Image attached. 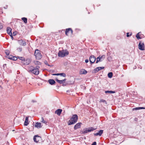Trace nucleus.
Wrapping results in <instances>:
<instances>
[{"label":"nucleus","instance_id":"34","mask_svg":"<svg viewBox=\"0 0 145 145\" xmlns=\"http://www.w3.org/2000/svg\"><path fill=\"white\" fill-rule=\"evenodd\" d=\"M3 27V24L0 22V29H2Z\"/></svg>","mask_w":145,"mask_h":145},{"label":"nucleus","instance_id":"25","mask_svg":"<svg viewBox=\"0 0 145 145\" xmlns=\"http://www.w3.org/2000/svg\"><path fill=\"white\" fill-rule=\"evenodd\" d=\"M41 122L45 124L46 125H47V121H46L44 120L43 117H42Z\"/></svg>","mask_w":145,"mask_h":145},{"label":"nucleus","instance_id":"43","mask_svg":"<svg viewBox=\"0 0 145 145\" xmlns=\"http://www.w3.org/2000/svg\"><path fill=\"white\" fill-rule=\"evenodd\" d=\"M97 69H98V71H99V70H101V67H97Z\"/></svg>","mask_w":145,"mask_h":145},{"label":"nucleus","instance_id":"18","mask_svg":"<svg viewBox=\"0 0 145 145\" xmlns=\"http://www.w3.org/2000/svg\"><path fill=\"white\" fill-rule=\"evenodd\" d=\"M42 126V125H41V123H38V122H37V123H36V124L35 125V127L37 128H39Z\"/></svg>","mask_w":145,"mask_h":145},{"label":"nucleus","instance_id":"13","mask_svg":"<svg viewBox=\"0 0 145 145\" xmlns=\"http://www.w3.org/2000/svg\"><path fill=\"white\" fill-rule=\"evenodd\" d=\"M103 132V130H100L98 133L94 134V135L95 136L99 135L101 136Z\"/></svg>","mask_w":145,"mask_h":145},{"label":"nucleus","instance_id":"27","mask_svg":"<svg viewBox=\"0 0 145 145\" xmlns=\"http://www.w3.org/2000/svg\"><path fill=\"white\" fill-rule=\"evenodd\" d=\"M142 107H137L135 108H134L133 109V110H140V109H142Z\"/></svg>","mask_w":145,"mask_h":145},{"label":"nucleus","instance_id":"19","mask_svg":"<svg viewBox=\"0 0 145 145\" xmlns=\"http://www.w3.org/2000/svg\"><path fill=\"white\" fill-rule=\"evenodd\" d=\"M28 117H26L25 118V120L24 122V125L25 126L27 125L29 123H28Z\"/></svg>","mask_w":145,"mask_h":145},{"label":"nucleus","instance_id":"44","mask_svg":"<svg viewBox=\"0 0 145 145\" xmlns=\"http://www.w3.org/2000/svg\"><path fill=\"white\" fill-rule=\"evenodd\" d=\"M85 62L86 63H87L89 62V60L88 59H86L85 60Z\"/></svg>","mask_w":145,"mask_h":145},{"label":"nucleus","instance_id":"4","mask_svg":"<svg viewBox=\"0 0 145 145\" xmlns=\"http://www.w3.org/2000/svg\"><path fill=\"white\" fill-rule=\"evenodd\" d=\"M34 55L35 56L37 59L39 60L41 59L42 57L40 51L38 49H36L35 50Z\"/></svg>","mask_w":145,"mask_h":145},{"label":"nucleus","instance_id":"7","mask_svg":"<svg viewBox=\"0 0 145 145\" xmlns=\"http://www.w3.org/2000/svg\"><path fill=\"white\" fill-rule=\"evenodd\" d=\"M89 61L91 64L94 63L96 59L95 57L93 55H91L89 57Z\"/></svg>","mask_w":145,"mask_h":145},{"label":"nucleus","instance_id":"55","mask_svg":"<svg viewBox=\"0 0 145 145\" xmlns=\"http://www.w3.org/2000/svg\"><path fill=\"white\" fill-rule=\"evenodd\" d=\"M67 92H69V91H68V90H67Z\"/></svg>","mask_w":145,"mask_h":145},{"label":"nucleus","instance_id":"17","mask_svg":"<svg viewBox=\"0 0 145 145\" xmlns=\"http://www.w3.org/2000/svg\"><path fill=\"white\" fill-rule=\"evenodd\" d=\"M141 35V32H139L137 33L136 35V37L137 39H142V37Z\"/></svg>","mask_w":145,"mask_h":145},{"label":"nucleus","instance_id":"24","mask_svg":"<svg viewBox=\"0 0 145 145\" xmlns=\"http://www.w3.org/2000/svg\"><path fill=\"white\" fill-rule=\"evenodd\" d=\"M102 61V60H101V58H100V56H99V57L97 58L96 63H98L99 61Z\"/></svg>","mask_w":145,"mask_h":145},{"label":"nucleus","instance_id":"46","mask_svg":"<svg viewBox=\"0 0 145 145\" xmlns=\"http://www.w3.org/2000/svg\"><path fill=\"white\" fill-rule=\"evenodd\" d=\"M63 86H65L66 85V84H65V83H62Z\"/></svg>","mask_w":145,"mask_h":145},{"label":"nucleus","instance_id":"32","mask_svg":"<svg viewBox=\"0 0 145 145\" xmlns=\"http://www.w3.org/2000/svg\"><path fill=\"white\" fill-rule=\"evenodd\" d=\"M98 71V69H97V68H95V69H94V70L93 71V72L94 73H96L98 71Z\"/></svg>","mask_w":145,"mask_h":145},{"label":"nucleus","instance_id":"3","mask_svg":"<svg viewBox=\"0 0 145 145\" xmlns=\"http://www.w3.org/2000/svg\"><path fill=\"white\" fill-rule=\"evenodd\" d=\"M69 54V51L66 49L59 50L58 55L59 57H63L68 55Z\"/></svg>","mask_w":145,"mask_h":145},{"label":"nucleus","instance_id":"10","mask_svg":"<svg viewBox=\"0 0 145 145\" xmlns=\"http://www.w3.org/2000/svg\"><path fill=\"white\" fill-rule=\"evenodd\" d=\"M71 32V34H73V30L71 28H68L66 29V31H65V35H68V33L69 32Z\"/></svg>","mask_w":145,"mask_h":145},{"label":"nucleus","instance_id":"42","mask_svg":"<svg viewBox=\"0 0 145 145\" xmlns=\"http://www.w3.org/2000/svg\"><path fill=\"white\" fill-rule=\"evenodd\" d=\"M11 37V39H13V37L12 36V35H9Z\"/></svg>","mask_w":145,"mask_h":145},{"label":"nucleus","instance_id":"38","mask_svg":"<svg viewBox=\"0 0 145 145\" xmlns=\"http://www.w3.org/2000/svg\"><path fill=\"white\" fill-rule=\"evenodd\" d=\"M44 63H45V64L47 65V66H50L49 65L48 63V62L47 61H44Z\"/></svg>","mask_w":145,"mask_h":145},{"label":"nucleus","instance_id":"37","mask_svg":"<svg viewBox=\"0 0 145 145\" xmlns=\"http://www.w3.org/2000/svg\"><path fill=\"white\" fill-rule=\"evenodd\" d=\"M22 49L21 48L19 47L17 49V50L19 52H21L22 51Z\"/></svg>","mask_w":145,"mask_h":145},{"label":"nucleus","instance_id":"39","mask_svg":"<svg viewBox=\"0 0 145 145\" xmlns=\"http://www.w3.org/2000/svg\"><path fill=\"white\" fill-rule=\"evenodd\" d=\"M129 33H127V37H129L130 36H131L132 35V33H131L130 35L129 34Z\"/></svg>","mask_w":145,"mask_h":145},{"label":"nucleus","instance_id":"14","mask_svg":"<svg viewBox=\"0 0 145 145\" xmlns=\"http://www.w3.org/2000/svg\"><path fill=\"white\" fill-rule=\"evenodd\" d=\"M62 111V110L61 109H58L55 112V113L57 114L58 116H60Z\"/></svg>","mask_w":145,"mask_h":145},{"label":"nucleus","instance_id":"8","mask_svg":"<svg viewBox=\"0 0 145 145\" xmlns=\"http://www.w3.org/2000/svg\"><path fill=\"white\" fill-rule=\"evenodd\" d=\"M138 48L141 50H144V45L143 42L140 41L138 44Z\"/></svg>","mask_w":145,"mask_h":145},{"label":"nucleus","instance_id":"23","mask_svg":"<svg viewBox=\"0 0 145 145\" xmlns=\"http://www.w3.org/2000/svg\"><path fill=\"white\" fill-rule=\"evenodd\" d=\"M113 76V73L112 72H109L108 74V77L110 78H112Z\"/></svg>","mask_w":145,"mask_h":145},{"label":"nucleus","instance_id":"40","mask_svg":"<svg viewBox=\"0 0 145 145\" xmlns=\"http://www.w3.org/2000/svg\"><path fill=\"white\" fill-rule=\"evenodd\" d=\"M52 75H53L59 76V73L53 74H52Z\"/></svg>","mask_w":145,"mask_h":145},{"label":"nucleus","instance_id":"26","mask_svg":"<svg viewBox=\"0 0 145 145\" xmlns=\"http://www.w3.org/2000/svg\"><path fill=\"white\" fill-rule=\"evenodd\" d=\"M100 102H103L105 103L106 104H107V103L106 101L103 99H101L100 101Z\"/></svg>","mask_w":145,"mask_h":145},{"label":"nucleus","instance_id":"53","mask_svg":"<svg viewBox=\"0 0 145 145\" xmlns=\"http://www.w3.org/2000/svg\"><path fill=\"white\" fill-rule=\"evenodd\" d=\"M136 120H137V118H135V121H136Z\"/></svg>","mask_w":145,"mask_h":145},{"label":"nucleus","instance_id":"12","mask_svg":"<svg viewBox=\"0 0 145 145\" xmlns=\"http://www.w3.org/2000/svg\"><path fill=\"white\" fill-rule=\"evenodd\" d=\"M30 62V60L28 59H26V60L24 59L23 61V63L24 64L26 65H29Z\"/></svg>","mask_w":145,"mask_h":145},{"label":"nucleus","instance_id":"1","mask_svg":"<svg viewBox=\"0 0 145 145\" xmlns=\"http://www.w3.org/2000/svg\"><path fill=\"white\" fill-rule=\"evenodd\" d=\"M39 67L38 66L34 67L32 66L30 67L29 68L28 71L29 72H31L34 74L37 75L39 73Z\"/></svg>","mask_w":145,"mask_h":145},{"label":"nucleus","instance_id":"49","mask_svg":"<svg viewBox=\"0 0 145 145\" xmlns=\"http://www.w3.org/2000/svg\"><path fill=\"white\" fill-rule=\"evenodd\" d=\"M104 67H101V70L102 69H104Z\"/></svg>","mask_w":145,"mask_h":145},{"label":"nucleus","instance_id":"47","mask_svg":"<svg viewBox=\"0 0 145 145\" xmlns=\"http://www.w3.org/2000/svg\"><path fill=\"white\" fill-rule=\"evenodd\" d=\"M13 35L14 36V35H16V33H15V32H13Z\"/></svg>","mask_w":145,"mask_h":145},{"label":"nucleus","instance_id":"20","mask_svg":"<svg viewBox=\"0 0 145 145\" xmlns=\"http://www.w3.org/2000/svg\"><path fill=\"white\" fill-rule=\"evenodd\" d=\"M105 93H115V92L113 91H105Z\"/></svg>","mask_w":145,"mask_h":145},{"label":"nucleus","instance_id":"16","mask_svg":"<svg viewBox=\"0 0 145 145\" xmlns=\"http://www.w3.org/2000/svg\"><path fill=\"white\" fill-rule=\"evenodd\" d=\"M12 29L9 27H7V33L9 35H12Z\"/></svg>","mask_w":145,"mask_h":145},{"label":"nucleus","instance_id":"45","mask_svg":"<svg viewBox=\"0 0 145 145\" xmlns=\"http://www.w3.org/2000/svg\"><path fill=\"white\" fill-rule=\"evenodd\" d=\"M56 81L58 82L59 83V82H61V81H60V80H58V79H56Z\"/></svg>","mask_w":145,"mask_h":145},{"label":"nucleus","instance_id":"33","mask_svg":"<svg viewBox=\"0 0 145 145\" xmlns=\"http://www.w3.org/2000/svg\"><path fill=\"white\" fill-rule=\"evenodd\" d=\"M59 75L61 76L64 77H65L66 76V74L63 73H59Z\"/></svg>","mask_w":145,"mask_h":145},{"label":"nucleus","instance_id":"28","mask_svg":"<svg viewBox=\"0 0 145 145\" xmlns=\"http://www.w3.org/2000/svg\"><path fill=\"white\" fill-rule=\"evenodd\" d=\"M105 57V55H103L102 56H100V58H101V60H102V61L103 60Z\"/></svg>","mask_w":145,"mask_h":145},{"label":"nucleus","instance_id":"48","mask_svg":"<svg viewBox=\"0 0 145 145\" xmlns=\"http://www.w3.org/2000/svg\"><path fill=\"white\" fill-rule=\"evenodd\" d=\"M32 102L33 103H34V102H36V101H35L34 100H32Z\"/></svg>","mask_w":145,"mask_h":145},{"label":"nucleus","instance_id":"31","mask_svg":"<svg viewBox=\"0 0 145 145\" xmlns=\"http://www.w3.org/2000/svg\"><path fill=\"white\" fill-rule=\"evenodd\" d=\"M18 57V58L20 59V60H22V61H24V60L25 59V58L24 57Z\"/></svg>","mask_w":145,"mask_h":145},{"label":"nucleus","instance_id":"35","mask_svg":"<svg viewBox=\"0 0 145 145\" xmlns=\"http://www.w3.org/2000/svg\"><path fill=\"white\" fill-rule=\"evenodd\" d=\"M66 80H67L65 78L64 80H60V81H61V82H59V84H62L63 82L66 81Z\"/></svg>","mask_w":145,"mask_h":145},{"label":"nucleus","instance_id":"52","mask_svg":"<svg viewBox=\"0 0 145 145\" xmlns=\"http://www.w3.org/2000/svg\"><path fill=\"white\" fill-rule=\"evenodd\" d=\"M142 109H145V107H142Z\"/></svg>","mask_w":145,"mask_h":145},{"label":"nucleus","instance_id":"15","mask_svg":"<svg viewBox=\"0 0 145 145\" xmlns=\"http://www.w3.org/2000/svg\"><path fill=\"white\" fill-rule=\"evenodd\" d=\"M48 81L49 84L52 85H53L56 83L55 81L53 79H50Z\"/></svg>","mask_w":145,"mask_h":145},{"label":"nucleus","instance_id":"22","mask_svg":"<svg viewBox=\"0 0 145 145\" xmlns=\"http://www.w3.org/2000/svg\"><path fill=\"white\" fill-rule=\"evenodd\" d=\"M22 20L24 21V22L26 24L27 22V19L25 17H23L22 18Z\"/></svg>","mask_w":145,"mask_h":145},{"label":"nucleus","instance_id":"36","mask_svg":"<svg viewBox=\"0 0 145 145\" xmlns=\"http://www.w3.org/2000/svg\"><path fill=\"white\" fill-rule=\"evenodd\" d=\"M17 59V58L16 57L13 56V57H12V60H14V61L16 60Z\"/></svg>","mask_w":145,"mask_h":145},{"label":"nucleus","instance_id":"6","mask_svg":"<svg viewBox=\"0 0 145 145\" xmlns=\"http://www.w3.org/2000/svg\"><path fill=\"white\" fill-rule=\"evenodd\" d=\"M34 141L36 142H39L41 140V138L38 135H35L33 137Z\"/></svg>","mask_w":145,"mask_h":145},{"label":"nucleus","instance_id":"21","mask_svg":"<svg viewBox=\"0 0 145 145\" xmlns=\"http://www.w3.org/2000/svg\"><path fill=\"white\" fill-rule=\"evenodd\" d=\"M80 72H81V74H86L87 73V71L84 69H82L81 70Z\"/></svg>","mask_w":145,"mask_h":145},{"label":"nucleus","instance_id":"5","mask_svg":"<svg viewBox=\"0 0 145 145\" xmlns=\"http://www.w3.org/2000/svg\"><path fill=\"white\" fill-rule=\"evenodd\" d=\"M95 129L93 127H89L87 128L84 129L83 131H80V133L82 134H85L89 132L93 131Z\"/></svg>","mask_w":145,"mask_h":145},{"label":"nucleus","instance_id":"2","mask_svg":"<svg viewBox=\"0 0 145 145\" xmlns=\"http://www.w3.org/2000/svg\"><path fill=\"white\" fill-rule=\"evenodd\" d=\"M78 119V117L77 114L73 115L71 119L68 121V125H71L74 124L77 122Z\"/></svg>","mask_w":145,"mask_h":145},{"label":"nucleus","instance_id":"56","mask_svg":"<svg viewBox=\"0 0 145 145\" xmlns=\"http://www.w3.org/2000/svg\"><path fill=\"white\" fill-rule=\"evenodd\" d=\"M67 92H69V91H68V90H67Z\"/></svg>","mask_w":145,"mask_h":145},{"label":"nucleus","instance_id":"11","mask_svg":"<svg viewBox=\"0 0 145 145\" xmlns=\"http://www.w3.org/2000/svg\"><path fill=\"white\" fill-rule=\"evenodd\" d=\"M18 42L21 45L25 46L26 45V42L22 40H19Z\"/></svg>","mask_w":145,"mask_h":145},{"label":"nucleus","instance_id":"29","mask_svg":"<svg viewBox=\"0 0 145 145\" xmlns=\"http://www.w3.org/2000/svg\"><path fill=\"white\" fill-rule=\"evenodd\" d=\"M5 52L7 55L8 56L9 55V53H10L9 50H7L5 51Z\"/></svg>","mask_w":145,"mask_h":145},{"label":"nucleus","instance_id":"9","mask_svg":"<svg viewBox=\"0 0 145 145\" xmlns=\"http://www.w3.org/2000/svg\"><path fill=\"white\" fill-rule=\"evenodd\" d=\"M82 124V123L81 122L78 123H76L74 127V130H76L78 128H80L81 127V125Z\"/></svg>","mask_w":145,"mask_h":145},{"label":"nucleus","instance_id":"50","mask_svg":"<svg viewBox=\"0 0 145 145\" xmlns=\"http://www.w3.org/2000/svg\"><path fill=\"white\" fill-rule=\"evenodd\" d=\"M7 7H8V6H6V7H4V8L5 9H7Z\"/></svg>","mask_w":145,"mask_h":145},{"label":"nucleus","instance_id":"51","mask_svg":"<svg viewBox=\"0 0 145 145\" xmlns=\"http://www.w3.org/2000/svg\"><path fill=\"white\" fill-rule=\"evenodd\" d=\"M7 7H8V6H6V7H4V8L5 9H7Z\"/></svg>","mask_w":145,"mask_h":145},{"label":"nucleus","instance_id":"41","mask_svg":"<svg viewBox=\"0 0 145 145\" xmlns=\"http://www.w3.org/2000/svg\"><path fill=\"white\" fill-rule=\"evenodd\" d=\"M96 142H93L91 145H96Z\"/></svg>","mask_w":145,"mask_h":145},{"label":"nucleus","instance_id":"30","mask_svg":"<svg viewBox=\"0 0 145 145\" xmlns=\"http://www.w3.org/2000/svg\"><path fill=\"white\" fill-rule=\"evenodd\" d=\"M13 56L11 55H8V56H7V58L8 59H9L12 60V57Z\"/></svg>","mask_w":145,"mask_h":145},{"label":"nucleus","instance_id":"54","mask_svg":"<svg viewBox=\"0 0 145 145\" xmlns=\"http://www.w3.org/2000/svg\"><path fill=\"white\" fill-rule=\"evenodd\" d=\"M7 144H9V143L8 142H7Z\"/></svg>","mask_w":145,"mask_h":145}]
</instances>
